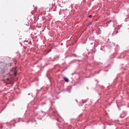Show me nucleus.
Segmentation results:
<instances>
[{
    "mask_svg": "<svg viewBox=\"0 0 129 129\" xmlns=\"http://www.w3.org/2000/svg\"><path fill=\"white\" fill-rule=\"evenodd\" d=\"M64 81H66V82H69V79H68V78H64Z\"/></svg>",
    "mask_w": 129,
    "mask_h": 129,
    "instance_id": "f257e3e1",
    "label": "nucleus"
},
{
    "mask_svg": "<svg viewBox=\"0 0 129 129\" xmlns=\"http://www.w3.org/2000/svg\"><path fill=\"white\" fill-rule=\"evenodd\" d=\"M89 18H90V19H91V18H92V15H89Z\"/></svg>",
    "mask_w": 129,
    "mask_h": 129,
    "instance_id": "f03ea898",
    "label": "nucleus"
},
{
    "mask_svg": "<svg viewBox=\"0 0 129 129\" xmlns=\"http://www.w3.org/2000/svg\"><path fill=\"white\" fill-rule=\"evenodd\" d=\"M92 25V23H90V24H89V25H88V26H91Z\"/></svg>",
    "mask_w": 129,
    "mask_h": 129,
    "instance_id": "7ed1b4c3",
    "label": "nucleus"
},
{
    "mask_svg": "<svg viewBox=\"0 0 129 129\" xmlns=\"http://www.w3.org/2000/svg\"><path fill=\"white\" fill-rule=\"evenodd\" d=\"M14 75H17V73L16 72H15V73H14Z\"/></svg>",
    "mask_w": 129,
    "mask_h": 129,
    "instance_id": "20e7f679",
    "label": "nucleus"
},
{
    "mask_svg": "<svg viewBox=\"0 0 129 129\" xmlns=\"http://www.w3.org/2000/svg\"><path fill=\"white\" fill-rule=\"evenodd\" d=\"M116 33H118V31H116Z\"/></svg>",
    "mask_w": 129,
    "mask_h": 129,
    "instance_id": "39448f33",
    "label": "nucleus"
}]
</instances>
